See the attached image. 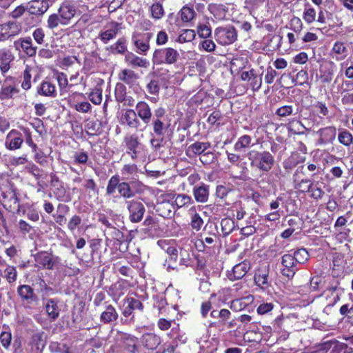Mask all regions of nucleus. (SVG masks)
I'll use <instances>...</instances> for the list:
<instances>
[{"label":"nucleus","instance_id":"6","mask_svg":"<svg viewBox=\"0 0 353 353\" xmlns=\"http://www.w3.org/2000/svg\"><path fill=\"white\" fill-rule=\"evenodd\" d=\"M125 204L129 212V219L132 223L140 222L145 212V208L141 201L132 199L126 200Z\"/></svg>","mask_w":353,"mask_h":353},{"label":"nucleus","instance_id":"16","mask_svg":"<svg viewBox=\"0 0 353 353\" xmlns=\"http://www.w3.org/2000/svg\"><path fill=\"white\" fill-rule=\"evenodd\" d=\"M135 112L144 123L148 124L150 122L152 113L150 107L145 101H139L135 106Z\"/></svg>","mask_w":353,"mask_h":353},{"label":"nucleus","instance_id":"47","mask_svg":"<svg viewBox=\"0 0 353 353\" xmlns=\"http://www.w3.org/2000/svg\"><path fill=\"white\" fill-rule=\"evenodd\" d=\"M114 94H115V99L118 102H119V103L123 102V101H125V97L127 96L125 86L123 83H117L115 90H114Z\"/></svg>","mask_w":353,"mask_h":353},{"label":"nucleus","instance_id":"19","mask_svg":"<svg viewBox=\"0 0 353 353\" xmlns=\"http://www.w3.org/2000/svg\"><path fill=\"white\" fill-rule=\"evenodd\" d=\"M192 193L196 202L204 203L208 201L210 195V186L201 183L193 188Z\"/></svg>","mask_w":353,"mask_h":353},{"label":"nucleus","instance_id":"1","mask_svg":"<svg viewBox=\"0 0 353 353\" xmlns=\"http://www.w3.org/2000/svg\"><path fill=\"white\" fill-rule=\"evenodd\" d=\"M76 13V6L69 1H64L59 7L57 13L49 16L47 20V26L50 29H54L59 25H68Z\"/></svg>","mask_w":353,"mask_h":353},{"label":"nucleus","instance_id":"2","mask_svg":"<svg viewBox=\"0 0 353 353\" xmlns=\"http://www.w3.org/2000/svg\"><path fill=\"white\" fill-rule=\"evenodd\" d=\"M250 165L265 172H269L274 164V156L268 151L251 150L248 154Z\"/></svg>","mask_w":353,"mask_h":353},{"label":"nucleus","instance_id":"48","mask_svg":"<svg viewBox=\"0 0 353 353\" xmlns=\"http://www.w3.org/2000/svg\"><path fill=\"white\" fill-rule=\"evenodd\" d=\"M292 256L298 264L305 263L309 259V254L304 248H300L294 252Z\"/></svg>","mask_w":353,"mask_h":353},{"label":"nucleus","instance_id":"53","mask_svg":"<svg viewBox=\"0 0 353 353\" xmlns=\"http://www.w3.org/2000/svg\"><path fill=\"white\" fill-rule=\"evenodd\" d=\"M125 301L132 310H138L139 311H143V305L139 299L133 297H128L125 299Z\"/></svg>","mask_w":353,"mask_h":353},{"label":"nucleus","instance_id":"45","mask_svg":"<svg viewBox=\"0 0 353 353\" xmlns=\"http://www.w3.org/2000/svg\"><path fill=\"white\" fill-rule=\"evenodd\" d=\"M4 277L9 283H12L16 281L17 278V271L14 266L7 265L4 270Z\"/></svg>","mask_w":353,"mask_h":353},{"label":"nucleus","instance_id":"63","mask_svg":"<svg viewBox=\"0 0 353 353\" xmlns=\"http://www.w3.org/2000/svg\"><path fill=\"white\" fill-rule=\"evenodd\" d=\"M214 160V154L213 152H204L200 157V161L204 165H208L212 163Z\"/></svg>","mask_w":353,"mask_h":353},{"label":"nucleus","instance_id":"50","mask_svg":"<svg viewBox=\"0 0 353 353\" xmlns=\"http://www.w3.org/2000/svg\"><path fill=\"white\" fill-rule=\"evenodd\" d=\"M73 159L75 164H86L88 161V154L83 150H79L74 152Z\"/></svg>","mask_w":353,"mask_h":353},{"label":"nucleus","instance_id":"38","mask_svg":"<svg viewBox=\"0 0 353 353\" xmlns=\"http://www.w3.org/2000/svg\"><path fill=\"white\" fill-rule=\"evenodd\" d=\"M179 14H180L181 21L185 23L191 21L196 14L194 9L188 6H183Z\"/></svg>","mask_w":353,"mask_h":353},{"label":"nucleus","instance_id":"8","mask_svg":"<svg viewBox=\"0 0 353 353\" xmlns=\"http://www.w3.org/2000/svg\"><path fill=\"white\" fill-rule=\"evenodd\" d=\"M281 263L283 268L281 270L282 274L288 279H292L297 271V262L291 254H285L282 256Z\"/></svg>","mask_w":353,"mask_h":353},{"label":"nucleus","instance_id":"22","mask_svg":"<svg viewBox=\"0 0 353 353\" xmlns=\"http://www.w3.org/2000/svg\"><path fill=\"white\" fill-rule=\"evenodd\" d=\"M17 293L22 301L28 303L37 301L38 297L34 290L28 285H21L17 288Z\"/></svg>","mask_w":353,"mask_h":353},{"label":"nucleus","instance_id":"4","mask_svg":"<svg viewBox=\"0 0 353 353\" xmlns=\"http://www.w3.org/2000/svg\"><path fill=\"white\" fill-rule=\"evenodd\" d=\"M214 39L221 46H228L237 39L236 28L231 25L217 27L214 32Z\"/></svg>","mask_w":353,"mask_h":353},{"label":"nucleus","instance_id":"49","mask_svg":"<svg viewBox=\"0 0 353 353\" xmlns=\"http://www.w3.org/2000/svg\"><path fill=\"white\" fill-rule=\"evenodd\" d=\"M211 12L218 20H223L226 18V10L224 6H215L212 7Z\"/></svg>","mask_w":353,"mask_h":353},{"label":"nucleus","instance_id":"23","mask_svg":"<svg viewBox=\"0 0 353 353\" xmlns=\"http://www.w3.org/2000/svg\"><path fill=\"white\" fill-rule=\"evenodd\" d=\"M45 311L51 321H55L59 316L60 308L58 301L54 299H49L44 305Z\"/></svg>","mask_w":353,"mask_h":353},{"label":"nucleus","instance_id":"31","mask_svg":"<svg viewBox=\"0 0 353 353\" xmlns=\"http://www.w3.org/2000/svg\"><path fill=\"white\" fill-rule=\"evenodd\" d=\"M119 78L125 83L133 85L137 83L139 76L132 70L124 69L119 74Z\"/></svg>","mask_w":353,"mask_h":353},{"label":"nucleus","instance_id":"32","mask_svg":"<svg viewBox=\"0 0 353 353\" xmlns=\"http://www.w3.org/2000/svg\"><path fill=\"white\" fill-rule=\"evenodd\" d=\"M38 93L45 97H55L57 96L56 87L49 81H43L38 89Z\"/></svg>","mask_w":353,"mask_h":353},{"label":"nucleus","instance_id":"35","mask_svg":"<svg viewBox=\"0 0 353 353\" xmlns=\"http://www.w3.org/2000/svg\"><path fill=\"white\" fill-rule=\"evenodd\" d=\"M118 192L120 196L125 199L132 198L135 195L134 192L130 187V184L128 182H121Z\"/></svg>","mask_w":353,"mask_h":353},{"label":"nucleus","instance_id":"17","mask_svg":"<svg viewBox=\"0 0 353 353\" xmlns=\"http://www.w3.org/2000/svg\"><path fill=\"white\" fill-rule=\"evenodd\" d=\"M21 26L19 23L14 21L0 25L1 34L3 41L18 34L21 32Z\"/></svg>","mask_w":353,"mask_h":353},{"label":"nucleus","instance_id":"3","mask_svg":"<svg viewBox=\"0 0 353 353\" xmlns=\"http://www.w3.org/2000/svg\"><path fill=\"white\" fill-rule=\"evenodd\" d=\"M179 57L176 50L172 48H163L154 50L152 60L156 64L172 65L178 61Z\"/></svg>","mask_w":353,"mask_h":353},{"label":"nucleus","instance_id":"24","mask_svg":"<svg viewBox=\"0 0 353 353\" xmlns=\"http://www.w3.org/2000/svg\"><path fill=\"white\" fill-rule=\"evenodd\" d=\"M125 62L133 68L139 67L147 68L150 63L146 59L138 57L132 52H128L125 57Z\"/></svg>","mask_w":353,"mask_h":353},{"label":"nucleus","instance_id":"54","mask_svg":"<svg viewBox=\"0 0 353 353\" xmlns=\"http://www.w3.org/2000/svg\"><path fill=\"white\" fill-rule=\"evenodd\" d=\"M199 48L203 49L206 52H212L216 48V44L211 39H205L199 43Z\"/></svg>","mask_w":353,"mask_h":353},{"label":"nucleus","instance_id":"59","mask_svg":"<svg viewBox=\"0 0 353 353\" xmlns=\"http://www.w3.org/2000/svg\"><path fill=\"white\" fill-rule=\"evenodd\" d=\"M197 32L200 37L207 39L211 35L212 31L209 26L201 24L198 26Z\"/></svg>","mask_w":353,"mask_h":353},{"label":"nucleus","instance_id":"58","mask_svg":"<svg viewBox=\"0 0 353 353\" xmlns=\"http://www.w3.org/2000/svg\"><path fill=\"white\" fill-rule=\"evenodd\" d=\"M0 341L5 348H8L12 341V334L10 331H3L0 334Z\"/></svg>","mask_w":353,"mask_h":353},{"label":"nucleus","instance_id":"28","mask_svg":"<svg viewBox=\"0 0 353 353\" xmlns=\"http://www.w3.org/2000/svg\"><path fill=\"white\" fill-rule=\"evenodd\" d=\"M49 8V3L46 0H33L30 2V12L33 14H42Z\"/></svg>","mask_w":353,"mask_h":353},{"label":"nucleus","instance_id":"39","mask_svg":"<svg viewBox=\"0 0 353 353\" xmlns=\"http://www.w3.org/2000/svg\"><path fill=\"white\" fill-rule=\"evenodd\" d=\"M152 125L154 133L158 137L163 136L168 127L161 119H153Z\"/></svg>","mask_w":353,"mask_h":353},{"label":"nucleus","instance_id":"20","mask_svg":"<svg viewBox=\"0 0 353 353\" xmlns=\"http://www.w3.org/2000/svg\"><path fill=\"white\" fill-rule=\"evenodd\" d=\"M250 269V263L245 260L233 267L232 273L228 274L230 280H239L245 276L248 271Z\"/></svg>","mask_w":353,"mask_h":353},{"label":"nucleus","instance_id":"7","mask_svg":"<svg viewBox=\"0 0 353 353\" xmlns=\"http://www.w3.org/2000/svg\"><path fill=\"white\" fill-rule=\"evenodd\" d=\"M36 266L39 268L52 270L59 258L47 252H39L34 254Z\"/></svg>","mask_w":353,"mask_h":353},{"label":"nucleus","instance_id":"29","mask_svg":"<svg viewBox=\"0 0 353 353\" xmlns=\"http://www.w3.org/2000/svg\"><path fill=\"white\" fill-rule=\"evenodd\" d=\"M120 24L116 22L112 23L110 28L102 32H101L99 37L101 40L104 43H107L110 40L114 39L120 29Z\"/></svg>","mask_w":353,"mask_h":353},{"label":"nucleus","instance_id":"64","mask_svg":"<svg viewBox=\"0 0 353 353\" xmlns=\"http://www.w3.org/2000/svg\"><path fill=\"white\" fill-rule=\"evenodd\" d=\"M81 222V219L78 215L73 216L69 221L68 223V228L70 231H73L75 230L77 226H78Z\"/></svg>","mask_w":353,"mask_h":353},{"label":"nucleus","instance_id":"13","mask_svg":"<svg viewBox=\"0 0 353 353\" xmlns=\"http://www.w3.org/2000/svg\"><path fill=\"white\" fill-rule=\"evenodd\" d=\"M14 47L17 50L24 52L28 56L33 57L36 54L37 47L34 46L31 38H21L14 42Z\"/></svg>","mask_w":353,"mask_h":353},{"label":"nucleus","instance_id":"33","mask_svg":"<svg viewBox=\"0 0 353 353\" xmlns=\"http://www.w3.org/2000/svg\"><path fill=\"white\" fill-rule=\"evenodd\" d=\"M332 51L334 54H335V59L340 61L346 57L347 49L344 43L336 41L334 44Z\"/></svg>","mask_w":353,"mask_h":353},{"label":"nucleus","instance_id":"52","mask_svg":"<svg viewBox=\"0 0 353 353\" xmlns=\"http://www.w3.org/2000/svg\"><path fill=\"white\" fill-rule=\"evenodd\" d=\"M138 170V168L135 164H127L125 165L122 170L121 174L124 176H126L127 179H130V176L134 175L137 174Z\"/></svg>","mask_w":353,"mask_h":353},{"label":"nucleus","instance_id":"62","mask_svg":"<svg viewBox=\"0 0 353 353\" xmlns=\"http://www.w3.org/2000/svg\"><path fill=\"white\" fill-rule=\"evenodd\" d=\"M292 126L294 128H290L291 131H293L294 134H304L305 130H308L307 128L305 127V125L301 122V121H296V123L292 124Z\"/></svg>","mask_w":353,"mask_h":353},{"label":"nucleus","instance_id":"51","mask_svg":"<svg viewBox=\"0 0 353 353\" xmlns=\"http://www.w3.org/2000/svg\"><path fill=\"white\" fill-rule=\"evenodd\" d=\"M190 225L192 228L196 231L200 230L203 225V219L195 211L194 213L192 214Z\"/></svg>","mask_w":353,"mask_h":353},{"label":"nucleus","instance_id":"15","mask_svg":"<svg viewBox=\"0 0 353 353\" xmlns=\"http://www.w3.org/2000/svg\"><path fill=\"white\" fill-rule=\"evenodd\" d=\"M121 123L122 125H127L130 128L139 129L141 125V122L138 119V116L135 110L132 109H128L123 114L121 119Z\"/></svg>","mask_w":353,"mask_h":353},{"label":"nucleus","instance_id":"41","mask_svg":"<svg viewBox=\"0 0 353 353\" xmlns=\"http://www.w3.org/2000/svg\"><path fill=\"white\" fill-rule=\"evenodd\" d=\"M175 204L178 208L185 207L194 203L192 199L186 194H177L174 200Z\"/></svg>","mask_w":353,"mask_h":353},{"label":"nucleus","instance_id":"5","mask_svg":"<svg viewBox=\"0 0 353 353\" xmlns=\"http://www.w3.org/2000/svg\"><path fill=\"white\" fill-rule=\"evenodd\" d=\"M152 33H143L134 32L132 35V42L136 48V52L145 55L150 49V41Z\"/></svg>","mask_w":353,"mask_h":353},{"label":"nucleus","instance_id":"14","mask_svg":"<svg viewBox=\"0 0 353 353\" xmlns=\"http://www.w3.org/2000/svg\"><path fill=\"white\" fill-rule=\"evenodd\" d=\"M14 59V56L10 49L3 48L0 49V71L5 74L10 68V63Z\"/></svg>","mask_w":353,"mask_h":353},{"label":"nucleus","instance_id":"57","mask_svg":"<svg viewBox=\"0 0 353 353\" xmlns=\"http://www.w3.org/2000/svg\"><path fill=\"white\" fill-rule=\"evenodd\" d=\"M250 81V86L253 91H258L262 85V77L261 75H258L256 72L254 73V75L252 77Z\"/></svg>","mask_w":353,"mask_h":353},{"label":"nucleus","instance_id":"30","mask_svg":"<svg viewBox=\"0 0 353 353\" xmlns=\"http://www.w3.org/2000/svg\"><path fill=\"white\" fill-rule=\"evenodd\" d=\"M252 301L253 296L249 295L241 299H236L232 301L230 307L233 311L239 312L244 310Z\"/></svg>","mask_w":353,"mask_h":353},{"label":"nucleus","instance_id":"21","mask_svg":"<svg viewBox=\"0 0 353 353\" xmlns=\"http://www.w3.org/2000/svg\"><path fill=\"white\" fill-rule=\"evenodd\" d=\"M316 134L319 136L320 144L332 143L336 138V129L333 126H328L319 129Z\"/></svg>","mask_w":353,"mask_h":353},{"label":"nucleus","instance_id":"9","mask_svg":"<svg viewBox=\"0 0 353 353\" xmlns=\"http://www.w3.org/2000/svg\"><path fill=\"white\" fill-rule=\"evenodd\" d=\"M127 153L130 155L132 159L138 158L141 144L139 137L136 134L126 136L124 139Z\"/></svg>","mask_w":353,"mask_h":353},{"label":"nucleus","instance_id":"36","mask_svg":"<svg viewBox=\"0 0 353 353\" xmlns=\"http://www.w3.org/2000/svg\"><path fill=\"white\" fill-rule=\"evenodd\" d=\"M196 33L194 30L184 29L180 32L177 41L183 43L186 42H190L194 39Z\"/></svg>","mask_w":353,"mask_h":353},{"label":"nucleus","instance_id":"11","mask_svg":"<svg viewBox=\"0 0 353 353\" xmlns=\"http://www.w3.org/2000/svg\"><path fill=\"white\" fill-rule=\"evenodd\" d=\"M270 269L265 266L256 270L254 276V283L262 290H267L271 285Z\"/></svg>","mask_w":353,"mask_h":353},{"label":"nucleus","instance_id":"34","mask_svg":"<svg viewBox=\"0 0 353 353\" xmlns=\"http://www.w3.org/2000/svg\"><path fill=\"white\" fill-rule=\"evenodd\" d=\"M316 10L309 3H305L303 12V19L307 24H311L316 21Z\"/></svg>","mask_w":353,"mask_h":353},{"label":"nucleus","instance_id":"60","mask_svg":"<svg viewBox=\"0 0 353 353\" xmlns=\"http://www.w3.org/2000/svg\"><path fill=\"white\" fill-rule=\"evenodd\" d=\"M172 323H175L174 320H167L164 318H161L157 322V326L161 330L166 331L172 327Z\"/></svg>","mask_w":353,"mask_h":353},{"label":"nucleus","instance_id":"25","mask_svg":"<svg viewBox=\"0 0 353 353\" xmlns=\"http://www.w3.org/2000/svg\"><path fill=\"white\" fill-rule=\"evenodd\" d=\"M141 343L148 350H155L161 343V338L154 333L144 334L141 339Z\"/></svg>","mask_w":353,"mask_h":353},{"label":"nucleus","instance_id":"46","mask_svg":"<svg viewBox=\"0 0 353 353\" xmlns=\"http://www.w3.org/2000/svg\"><path fill=\"white\" fill-rule=\"evenodd\" d=\"M221 230L224 236L230 234L234 228V222L228 218L223 219L221 221Z\"/></svg>","mask_w":353,"mask_h":353},{"label":"nucleus","instance_id":"12","mask_svg":"<svg viewBox=\"0 0 353 353\" xmlns=\"http://www.w3.org/2000/svg\"><path fill=\"white\" fill-rule=\"evenodd\" d=\"M18 92L19 90L14 79L12 77H8L5 79L0 90V99L8 100L12 99Z\"/></svg>","mask_w":353,"mask_h":353},{"label":"nucleus","instance_id":"18","mask_svg":"<svg viewBox=\"0 0 353 353\" xmlns=\"http://www.w3.org/2000/svg\"><path fill=\"white\" fill-rule=\"evenodd\" d=\"M3 204L10 209H15L19 207V199L14 190L9 187L8 190L2 191Z\"/></svg>","mask_w":353,"mask_h":353},{"label":"nucleus","instance_id":"42","mask_svg":"<svg viewBox=\"0 0 353 353\" xmlns=\"http://www.w3.org/2000/svg\"><path fill=\"white\" fill-rule=\"evenodd\" d=\"M90 100L95 105L101 104L102 101V88L97 85L94 87L89 95Z\"/></svg>","mask_w":353,"mask_h":353},{"label":"nucleus","instance_id":"10","mask_svg":"<svg viewBox=\"0 0 353 353\" xmlns=\"http://www.w3.org/2000/svg\"><path fill=\"white\" fill-rule=\"evenodd\" d=\"M23 143L22 134L17 130H10L6 135L5 147L9 150H15L21 148Z\"/></svg>","mask_w":353,"mask_h":353},{"label":"nucleus","instance_id":"44","mask_svg":"<svg viewBox=\"0 0 353 353\" xmlns=\"http://www.w3.org/2000/svg\"><path fill=\"white\" fill-rule=\"evenodd\" d=\"M251 141L252 139L249 135L241 136L235 143L234 150L236 151H241L242 150L248 148L250 145Z\"/></svg>","mask_w":353,"mask_h":353},{"label":"nucleus","instance_id":"55","mask_svg":"<svg viewBox=\"0 0 353 353\" xmlns=\"http://www.w3.org/2000/svg\"><path fill=\"white\" fill-rule=\"evenodd\" d=\"M293 110L294 109L292 105H286L279 108L276 111V114L279 117H286L292 115L293 114Z\"/></svg>","mask_w":353,"mask_h":353},{"label":"nucleus","instance_id":"56","mask_svg":"<svg viewBox=\"0 0 353 353\" xmlns=\"http://www.w3.org/2000/svg\"><path fill=\"white\" fill-rule=\"evenodd\" d=\"M31 69L30 67L26 66L24 72H23V81L21 83V87L24 90H28L30 88L31 83H30V79H31V73H30Z\"/></svg>","mask_w":353,"mask_h":353},{"label":"nucleus","instance_id":"37","mask_svg":"<svg viewBox=\"0 0 353 353\" xmlns=\"http://www.w3.org/2000/svg\"><path fill=\"white\" fill-rule=\"evenodd\" d=\"M150 11L151 17L155 20L161 19L165 14L163 6L160 3H153L150 8Z\"/></svg>","mask_w":353,"mask_h":353},{"label":"nucleus","instance_id":"43","mask_svg":"<svg viewBox=\"0 0 353 353\" xmlns=\"http://www.w3.org/2000/svg\"><path fill=\"white\" fill-rule=\"evenodd\" d=\"M338 139L340 143L345 146H350L351 144H353V136L346 130H342L339 132Z\"/></svg>","mask_w":353,"mask_h":353},{"label":"nucleus","instance_id":"27","mask_svg":"<svg viewBox=\"0 0 353 353\" xmlns=\"http://www.w3.org/2000/svg\"><path fill=\"white\" fill-rule=\"evenodd\" d=\"M210 146L211 144L209 142L196 141L188 147L187 154L189 157L191 156V154L194 155H202Z\"/></svg>","mask_w":353,"mask_h":353},{"label":"nucleus","instance_id":"26","mask_svg":"<svg viewBox=\"0 0 353 353\" xmlns=\"http://www.w3.org/2000/svg\"><path fill=\"white\" fill-rule=\"evenodd\" d=\"M118 316L119 314L114 307L109 304L105 306V310L100 316V320L103 323H110L115 321Z\"/></svg>","mask_w":353,"mask_h":353},{"label":"nucleus","instance_id":"61","mask_svg":"<svg viewBox=\"0 0 353 353\" xmlns=\"http://www.w3.org/2000/svg\"><path fill=\"white\" fill-rule=\"evenodd\" d=\"M276 75L277 72L275 70L270 66L268 67L266 69V74L265 75V82L268 84H272Z\"/></svg>","mask_w":353,"mask_h":353},{"label":"nucleus","instance_id":"40","mask_svg":"<svg viewBox=\"0 0 353 353\" xmlns=\"http://www.w3.org/2000/svg\"><path fill=\"white\" fill-rule=\"evenodd\" d=\"M121 182L119 181V176L118 175H113L110 177L108 182L106 188V194L108 195H112L115 192L116 189L119 188Z\"/></svg>","mask_w":353,"mask_h":353}]
</instances>
